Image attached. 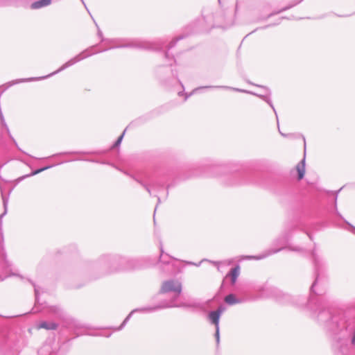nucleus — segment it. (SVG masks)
I'll use <instances>...</instances> for the list:
<instances>
[{
	"mask_svg": "<svg viewBox=\"0 0 355 355\" xmlns=\"http://www.w3.org/2000/svg\"><path fill=\"white\" fill-rule=\"evenodd\" d=\"M44 169H45V168H42V169H40V170H37V171H35V172L33 173V174H37V173H39L40 171H44Z\"/></svg>",
	"mask_w": 355,
	"mask_h": 355,
	"instance_id": "1a4fd4ad",
	"label": "nucleus"
},
{
	"mask_svg": "<svg viewBox=\"0 0 355 355\" xmlns=\"http://www.w3.org/2000/svg\"><path fill=\"white\" fill-rule=\"evenodd\" d=\"M122 138H123L122 135L119 137L118 140L116 141V142L115 144L116 146H118L121 143Z\"/></svg>",
	"mask_w": 355,
	"mask_h": 355,
	"instance_id": "6e6552de",
	"label": "nucleus"
},
{
	"mask_svg": "<svg viewBox=\"0 0 355 355\" xmlns=\"http://www.w3.org/2000/svg\"><path fill=\"white\" fill-rule=\"evenodd\" d=\"M220 312L219 311H212L209 313V319L216 326L217 329H218V322L220 318Z\"/></svg>",
	"mask_w": 355,
	"mask_h": 355,
	"instance_id": "39448f33",
	"label": "nucleus"
},
{
	"mask_svg": "<svg viewBox=\"0 0 355 355\" xmlns=\"http://www.w3.org/2000/svg\"><path fill=\"white\" fill-rule=\"evenodd\" d=\"M225 301L229 304H234L239 302V301L236 300L235 295L233 294L227 295L225 298Z\"/></svg>",
	"mask_w": 355,
	"mask_h": 355,
	"instance_id": "0eeeda50",
	"label": "nucleus"
},
{
	"mask_svg": "<svg viewBox=\"0 0 355 355\" xmlns=\"http://www.w3.org/2000/svg\"><path fill=\"white\" fill-rule=\"evenodd\" d=\"M296 171L298 173V180H302L305 173V158H304L295 167Z\"/></svg>",
	"mask_w": 355,
	"mask_h": 355,
	"instance_id": "7ed1b4c3",
	"label": "nucleus"
},
{
	"mask_svg": "<svg viewBox=\"0 0 355 355\" xmlns=\"http://www.w3.org/2000/svg\"><path fill=\"white\" fill-rule=\"evenodd\" d=\"M37 328L38 329H44L46 330H55L58 328V324L53 322L42 321L37 324Z\"/></svg>",
	"mask_w": 355,
	"mask_h": 355,
	"instance_id": "f03ea898",
	"label": "nucleus"
},
{
	"mask_svg": "<svg viewBox=\"0 0 355 355\" xmlns=\"http://www.w3.org/2000/svg\"><path fill=\"white\" fill-rule=\"evenodd\" d=\"M51 3V0H40L33 3L31 6L32 9H40L42 7L49 6Z\"/></svg>",
	"mask_w": 355,
	"mask_h": 355,
	"instance_id": "20e7f679",
	"label": "nucleus"
},
{
	"mask_svg": "<svg viewBox=\"0 0 355 355\" xmlns=\"http://www.w3.org/2000/svg\"><path fill=\"white\" fill-rule=\"evenodd\" d=\"M239 266H236L234 268L232 269L230 273V276L231 277L232 284H234L236 283V279L239 275Z\"/></svg>",
	"mask_w": 355,
	"mask_h": 355,
	"instance_id": "423d86ee",
	"label": "nucleus"
},
{
	"mask_svg": "<svg viewBox=\"0 0 355 355\" xmlns=\"http://www.w3.org/2000/svg\"><path fill=\"white\" fill-rule=\"evenodd\" d=\"M181 284L175 281H167L164 282L161 288L163 293L174 291L178 293L181 292Z\"/></svg>",
	"mask_w": 355,
	"mask_h": 355,
	"instance_id": "f257e3e1",
	"label": "nucleus"
}]
</instances>
